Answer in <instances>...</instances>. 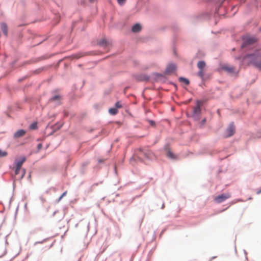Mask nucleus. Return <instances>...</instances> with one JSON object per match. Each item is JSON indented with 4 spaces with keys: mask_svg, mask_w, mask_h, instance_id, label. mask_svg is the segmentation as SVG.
<instances>
[{
    "mask_svg": "<svg viewBox=\"0 0 261 261\" xmlns=\"http://www.w3.org/2000/svg\"><path fill=\"white\" fill-rule=\"evenodd\" d=\"M260 58V57L257 54H251L244 57V61L245 62H246L248 64H253L256 67L261 69V62H257Z\"/></svg>",
    "mask_w": 261,
    "mask_h": 261,
    "instance_id": "1",
    "label": "nucleus"
},
{
    "mask_svg": "<svg viewBox=\"0 0 261 261\" xmlns=\"http://www.w3.org/2000/svg\"><path fill=\"white\" fill-rule=\"evenodd\" d=\"M257 40V39L255 37L246 36L243 38V43L242 45V47L244 48L248 45L254 44Z\"/></svg>",
    "mask_w": 261,
    "mask_h": 261,
    "instance_id": "2",
    "label": "nucleus"
},
{
    "mask_svg": "<svg viewBox=\"0 0 261 261\" xmlns=\"http://www.w3.org/2000/svg\"><path fill=\"white\" fill-rule=\"evenodd\" d=\"M231 196L230 194L229 193H223L219 196H216L214 198V200L217 203H221L225 201L226 199H228Z\"/></svg>",
    "mask_w": 261,
    "mask_h": 261,
    "instance_id": "3",
    "label": "nucleus"
},
{
    "mask_svg": "<svg viewBox=\"0 0 261 261\" xmlns=\"http://www.w3.org/2000/svg\"><path fill=\"white\" fill-rule=\"evenodd\" d=\"M235 132V127L233 124H230L226 130L225 137H229L232 136Z\"/></svg>",
    "mask_w": 261,
    "mask_h": 261,
    "instance_id": "4",
    "label": "nucleus"
},
{
    "mask_svg": "<svg viewBox=\"0 0 261 261\" xmlns=\"http://www.w3.org/2000/svg\"><path fill=\"white\" fill-rule=\"evenodd\" d=\"M25 160L26 158L25 156H21L19 158L16 159L14 162L15 167L21 168L22 164Z\"/></svg>",
    "mask_w": 261,
    "mask_h": 261,
    "instance_id": "5",
    "label": "nucleus"
},
{
    "mask_svg": "<svg viewBox=\"0 0 261 261\" xmlns=\"http://www.w3.org/2000/svg\"><path fill=\"white\" fill-rule=\"evenodd\" d=\"M176 67L175 64H169L166 70V72L167 74H170L174 72L176 70Z\"/></svg>",
    "mask_w": 261,
    "mask_h": 261,
    "instance_id": "6",
    "label": "nucleus"
},
{
    "mask_svg": "<svg viewBox=\"0 0 261 261\" xmlns=\"http://www.w3.org/2000/svg\"><path fill=\"white\" fill-rule=\"evenodd\" d=\"M140 151L147 159H152L154 156L153 153L150 150H147L145 152H142V151L140 150Z\"/></svg>",
    "mask_w": 261,
    "mask_h": 261,
    "instance_id": "7",
    "label": "nucleus"
},
{
    "mask_svg": "<svg viewBox=\"0 0 261 261\" xmlns=\"http://www.w3.org/2000/svg\"><path fill=\"white\" fill-rule=\"evenodd\" d=\"M25 131L23 129H19L17 130L14 135L15 138H19L23 136L25 134Z\"/></svg>",
    "mask_w": 261,
    "mask_h": 261,
    "instance_id": "8",
    "label": "nucleus"
},
{
    "mask_svg": "<svg viewBox=\"0 0 261 261\" xmlns=\"http://www.w3.org/2000/svg\"><path fill=\"white\" fill-rule=\"evenodd\" d=\"M223 69L229 73L234 72V70H235L233 66H227V65L224 66L223 67Z\"/></svg>",
    "mask_w": 261,
    "mask_h": 261,
    "instance_id": "9",
    "label": "nucleus"
},
{
    "mask_svg": "<svg viewBox=\"0 0 261 261\" xmlns=\"http://www.w3.org/2000/svg\"><path fill=\"white\" fill-rule=\"evenodd\" d=\"M1 29L3 31V32L5 36H8V27L6 23H2L1 24Z\"/></svg>",
    "mask_w": 261,
    "mask_h": 261,
    "instance_id": "10",
    "label": "nucleus"
},
{
    "mask_svg": "<svg viewBox=\"0 0 261 261\" xmlns=\"http://www.w3.org/2000/svg\"><path fill=\"white\" fill-rule=\"evenodd\" d=\"M166 155L170 159H176L177 158L176 155L171 152L169 149H168L166 153Z\"/></svg>",
    "mask_w": 261,
    "mask_h": 261,
    "instance_id": "11",
    "label": "nucleus"
},
{
    "mask_svg": "<svg viewBox=\"0 0 261 261\" xmlns=\"http://www.w3.org/2000/svg\"><path fill=\"white\" fill-rule=\"evenodd\" d=\"M141 30V26L139 24H135L132 28V31L133 32H138Z\"/></svg>",
    "mask_w": 261,
    "mask_h": 261,
    "instance_id": "12",
    "label": "nucleus"
},
{
    "mask_svg": "<svg viewBox=\"0 0 261 261\" xmlns=\"http://www.w3.org/2000/svg\"><path fill=\"white\" fill-rule=\"evenodd\" d=\"M205 66V63L203 61H199L197 64V67L199 70H203Z\"/></svg>",
    "mask_w": 261,
    "mask_h": 261,
    "instance_id": "13",
    "label": "nucleus"
},
{
    "mask_svg": "<svg viewBox=\"0 0 261 261\" xmlns=\"http://www.w3.org/2000/svg\"><path fill=\"white\" fill-rule=\"evenodd\" d=\"M109 113L112 115H115L118 113V110L116 108H111L109 110Z\"/></svg>",
    "mask_w": 261,
    "mask_h": 261,
    "instance_id": "14",
    "label": "nucleus"
},
{
    "mask_svg": "<svg viewBox=\"0 0 261 261\" xmlns=\"http://www.w3.org/2000/svg\"><path fill=\"white\" fill-rule=\"evenodd\" d=\"M179 80L180 82H184L187 85L189 84V80L185 77H179Z\"/></svg>",
    "mask_w": 261,
    "mask_h": 261,
    "instance_id": "15",
    "label": "nucleus"
},
{
    "mask_svg": "<svg viewBox=\"0 0 261 261\" xmlns=\"http://www.w3.org/2000/svg\"><path fill=\"white\" fill-rule=\"evenodd\" d=\"M29 128L30 129H32V130H34V129H37V122H34V123H32L30 125Z\"/></svg>",
    "mask_w": 261,
    "mask_h": 261,
    "instance_id": "16",
    "label": "nucleus"
},
{
    "mask_svg": "<svg viewBox=\"0 0 261 261\" xmlns=\"http://www.w3.org/2000/svg\"><path fill=\"white\" fill-rule=\"evenodd\" d=\"M60 99H61V97L59 95H56V96L53 97L50 99V100L55 101V100H60Z\"/></svg>",
    "mask_w": 261,
    "mask_h": 261,
    "instance_id": "17",
    "label": "nucleus"
},
{
    "mask_svg": "<svg viewBox=\"0 0 261 261\" xmlns=\"http://www.w3.org/2000/svg\"><path fill=\"white\" fill-rule=\"evenodd\" d=\"M194 112L195 114H198L200 112V108L199 106H197L194 110Z\"/></svg>",
    "mask_w": 261,
    "mask_h": 261,
    "instance_id": "18",
    "label": "nucleus"
},
{
    "mask_svg": "<svg viewBox=\"0 0 261 261\" xmlns=\"http://www.w3.org/2000/svg\"><path fill=\"white\" fill-rule=\"evenodd\" d=\"M198 75L201 78H203L204 76V72L203 70H199V72H198Z\"/></svg>",
    "mask_w": 261,
    "mask_h": 261,
    "instance_id": "19",
    "label": "nucleus"
},
{
    "mask_svg": "<svg viewBox=\"0 0 261 261\" xmlns=\"http://www.w3.org/2000/svg\"><path fill=\"white\" fill-rule=\"evenodd\" d=\"M21 168L15 167V175H18L19 173L20 170Z\"/></svg>",
    "mask_w": 261,
    "mask_h": 261,
    "instance_id": "20",
    "label": "nucleus"
},
{
    "mask_svg": "<svg viewBox=\"0 0 261 261\" xmlns=\"http://www.w3.org/2000/svg\"><path fill=\"white\" fill-rule=\"evenodd\" d=\"M66 194H67V192H66V191L64 192V193H63L61 195V196L59 197V199H58V202H59V201H60V200L63 198V197L64 196H65L66 195Z\"/></svg>",
    "mask_w": 261,
    "mask_h": 261,
    "instance_id": "21",
    "label": "nucleus"
},
{
    "mask_svg": "<svg viewBox=\"0 0 261 261\" xmlns=\"http://www.w3.org/2000/svg\"><path fill=\"white\" fill-rule=\"evenodd\" d=\"M115 107L117 109L118 108H121L122 107V106L121 105L120 103V102L118 101V102H117L116 103H115Z\"/></svg>",
    "mask_w": 261,
    "mask_h": 261,
    "instance_id": "22",
    "label": "nucleus"
},
{
    "mask_svg": "<svg viewBox=\"0 0 261 261\" xmlns=\"http://www.w3.org/2000/svg\"><path fill=\"white\" fill-rule=\"evenodd\" d=\"M24 174H25V171H24V170H23L21 172V174L19 177V179L22 178L23 177V176H24Z\"/></svg>",
    "mask_w": 261,
    "mask_h": 261,
    "instance_id": "23",
    "label": "nucleus"
},
{
    "mask_svg": "<svg viewBox=\"0 0 261 261\" xmlns=\"http://www.w3.org/2000/svg\"><path fill=\"white\" fill-rule=\"evenodd\" d=\"M117 1L120 5H123L125 3L126 0H117Z\"/></svg>",
    "mask_w": 261,
    "mask_h": 261,
    "instance_id": "24",
    "label": "nucleus"
},
{
    "mask_svg": "<svg viewBox=\"0 0 261 261\" xmlns=\"http://www.w3.org/2000/svg\"><path fill=\"white\" fill-rule=\"evenodd\" d=\"M7 155V152L6 151H1V157L5 156Z\"/></svg>",
    "mask_w": 261,
    "mask_h": 261,
    "instance_id": "25",
    "label": "nucleus"
},
{
    "mask_svg": "<svg viewBox=\"0 0 261 261\" xmlns=\"http://www.w3.org/2000/svg\"><path fill=\"white\" fill-rule=\"evenodd\" d=\"M106 43V41L105 40H103L99 43L100 45H103L105 44Z\"/></svg>",
    "mask_w": 261,
    "mask_h": 261,
    "instance_id": "26",
    "label": "nucleus"
},
{
    "mask_svg": "<svg viewBox=\"0 0 261 261\" xmlns=\"http://www.w3.org/2000/svg\"><path fill=\"white\" fill-rule=\"evenodd\" d=\"M149 122L151 125H153L154 124V122L152 120L149 121Z\"/></svg>",
    "mask_w": 261,
    "mask_h": 261,
    "instance_id": "27",
    "label": "nucleus"
},
{
    "mask_svg": "<svg viewBox=\"0 0 261 261\" xmlns=\"http://www.w3.org/2000/svg\"><path fill=\"white\" fill-rule=\"evenodd\" d=\"M75 58H77V59H78V58H80V57H81V56H78V55H75Z\"/></svg>",
    "mask_w": 261,
    "mask_h": 261,
    "instance_id": "28",
    "label": "nucleus"
},
{
    "mask_svg": "<svg viewBox=\"0 0 261 261\" xmlns=\"http://www.w3.org/2000/svg\"><path fill=\"white\" fill-rule=\"evenodd\" d=\"M257 194H260V193H261V189H260L258 191H257Z\"/></svg>",
    "mask_w": 261,
    "mask_h": 261,
    "instance_id": "29",
    "label": "nucleus"
},
{
    "mask_svg": "<svg viewBox=\"0 0 261 261\" xmlns=\"http://www.w3.org/2000/svg\"><path fill=\"white\" fill-rule=\"evenodd\" d=\"M90 2L91 3H93L94 2V1H95L96 0H89Z\"/></svg>",
    "mask_w": 261,
    "mask_h": 261,
    "instance_id": "30",
    "label": "nucleus"
},
{
    "mask_svg": "<svg viewBox=\"0 0 261 261\" xmlns=\"http://www.w3.org/2000/svg\"><path fill=\"white\" fill-rule=\"evenodd\" d=\"M41 147V144H39V145H38V147H39V148H40V147Z\"/></svg>",
    "mask_w": 261,
    "mask_h": 261,
    "instance_id": "31",
    "label": "nucleus"
},
{
    "mask_svg": "<svg viewBox=\"0 0 261 261\" xmlns=\"http://www.w3.org/2000/svg\"><path fill=\"white\" fill-rule=\"evenodd\" d=\"M260 30H261V28L260 29Z\"/></svg>",
    "mask_w": 261,
    "mask_h": 261,
    "instance_id": "32",
    "label": "nucleus"
}]
</instances>
